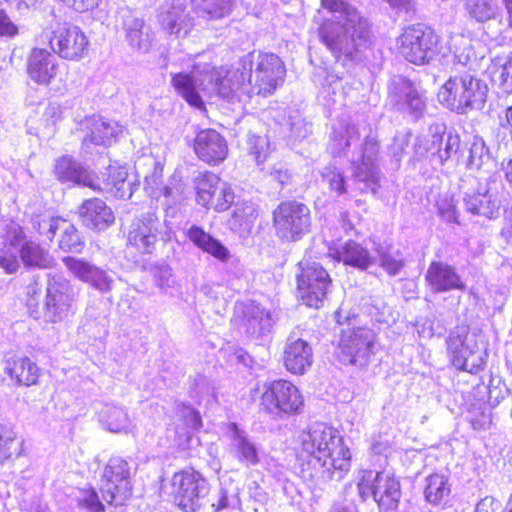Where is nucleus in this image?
<instances>
[{
	"instance_id": "52",
	"label": "nucleus",
	"mask_w": 512,
	"mask_h": 512,
	"mask_svg": "<svg viewBox=\"0 0 512 512\" xmlns=\"http://www.w3.org/2000/svg\"><path fill=\"white\" fill-rule=\"evenodd\" d=\"M239 488L230 481L222 482L216 496L212 499L211 507L214 512L227 508H236L240 505Z\"/></svg>"
},
{
	"instance_id": "25",
	"label": "nucleus",
	"mask_w": 512,
	"mask_h": 512,
	"mask_svg": "<svg viewBox=\"0 0 512 512\" xmlns=\"http://www.w3.org/2000/svg\"><path fill=\"white\" fill-rule=\"evenodd\" d=\"M426 281L435 293L451 290H465L466 285L456 269L444 262H432L427 269Z\"/></svg>"
},
{
	"instance_id": "17",
	"label": "nucleus",
	"mask_w": 512,
	"mask_h": 512,
	"mask_svg": "<svg viewBox=\"0 0 512 512\" xmlns=\"http://www.w3.org/2000/svg\"><path fill=\"white\" fill-rule=\"evenodd\" d=\"M196 189L198 203L218 212L227 210L234 201L231 186L212 172L199 175Z\"/></svg>"
},
{
	"instance_id": "35",
	"label": "nucleus",
	"mask_w": 512,
	"mask_h": 512,
	"mask_svg": "<svg viewBox=\"0 0 512 512\" xmlns=\"http://www.w3.org/2000/svg\"><path fill=\"white\" fill-rule=\"evenodd\" d=\"M138 187L136 179L128 175L125 167L109 166L105 189L119 199H130Z\"/></svg>"
},
{
	"instance_id": "50",
	"label": "nucleus",
	"mask_w": 512,
	"mask_h": 512,
	"mask_svg": "<svg viewBox=\"0 0 512 512\" xmlns=\"http://www.w3.org/2000/svg\"><path fill=\"white\" fill-rule=\"evenodd\" d=\"M380 266L390 275H397L404 267V257L399 249L391 245H380L377 248Z\"/></svg>"
},
{
	"instance_id": "40",
	"label": "nucleus",
	"mask_w": 512,
	"mask_h": 512,
	"mask_svg": "<svg viewBox=\"0 0 512 512\" xmlns=\"http://www.w3.org/2000/svg\"><path fill=\"white\" fill-rule=\"evenodd\" d=\"M360 132L356 125L339 122L334 126L330 140V150L334 156L344 154L351 146L357 145Z\"/></svg>"
},
{
	"instance_id": "3",
	"label": "nucleus",
	"mask_w": 512,
	"mask_h": 512,
	"mask_svg": "<svg viewBox=\"0 0 512 512\" xmlns=\"http://www.w3.org/2000/svg\"><path fill=\"white\" fill-rule=\"evenodd\" d=\"M302 450L320 466L328 480H342L351 468V453L340 433L324 423H315L301 436Z\"/></svg>"
},
{
	"instance_id": "20",
	"label": "nucleus",
	"mask_w": 512,
	"mask_h": 512,
	"mask_svg": "<svg viewBox=\"0 0 512 512\" xmlns=\"http://www.w3.org/2000/svg\"><path fill=\"white\" fill-rule=\"evenodd\" d=\"M193 151L199 160L215 166L227 158L228 144L218 131L203 129L194 138Z\"/></svg>"
},
{
	"instance_id": "61",
	"label": "nucleus",
	"mask_w": 512,
	"mask_h": 512,
	"mask_svg": "<svg viewBox=\"0 0 512 512\" xmlns=\"http://www.w3.org/2000/svg\"><path fill=\"white\" fill-rule=\"evenodd\" d=\"M16 251L6 245L0 247V267L8 274L15 273L20 267Z\"/></svg>"
},
{
	"instance_id": "37",
	"label": "nucleus",
	"mask_w": 512,
	"mask_h": 512,
	"mask_svg": "<svg viewBox=\"0 0 512 512\" xmlns=\"http://www.w3.org/2000/svg\"><path fill=\"white\" fill-rule=\"evenodd\" d=\"M138 187L136 179L128 175L125 167L109 166L105 189L119 199H130Z\"/></svg>"
},
{
	"instance_id": "10",
	"label": "nucleus",
	"mask_w": 512,
	"mask_h": 512,
	"mask_svg": "<svg viewBox=\"0 0 512 512\" xmlns=\"http://www.w3.org/2000/svg\"><path fill=\"white\" fill-rule=\"evenodd\" d=\"M174 500L185 512H196L205 503L209 493L206 479L194 469H185L175 473L171 480Z\"/></svg>"
},
{
	"instance_id": "49",
	"label": "nucleus",
	"mask_w": 512,
	"mask_h": 512,
	"mask_svg": "<svg viewBox=\"0 0 512 512\" xmlns=\"http://www.w3.org/2000/svg\"><path fill=\"white\" fill-rule=\"evenodd\" d=\"M194 10L208 19H219L229 14L233 0H191Z\"/></svg>"
},
{
	"instance_id": "45",
	"label": "nucleus",
	"mask_w": 512,
	"mask_h": 512,
	"mask_svg": "<svg viewBox=\"0 0 512 512\" xmlns=\"http://www.w3.org/2000/svg\"><path fill=\"white\" fill-rule=\"evenodd\" d=\"M19 253L25 266L48 268L53 265V257L49 252L33 241H26Z\"/></svg>"
},
{
	"instance_id": "56",
	"label": "nucleus",
	"mask_w": 512,
	"mask_h": 512,
	"mask_svg": "<svg viewBox=\"0 0 512 512\" xmlns=\"http://www.w3.org/2000/svg\"><path fill=\"white\" fill-rule=\"evenodd\" d=\"M144 189L153 198H159L163 195L166 198H172V201L176 202L173 189L163 185L161 170L155 169L150 175L145 177Z\"/></svg>"
},
{
	"instance_id": "6",
	"label": "nucleus",
	"mask_w": 512,
	"mask_h": 512,
	"mask_svg": "<svg viewBox=\"0 0 512 512\" xmlns=\"http://www.w3.org/2000/svg\"><path fill=\"white\" fill-rule=\"evenodd\" d=\"M399 53L416 65L429 63L439 53V38L422 24L408 26L397 38Z\"/></svg>"
},
{
	"instance_id": "29",
	"label": "nucleus",
	"mask_w": 512,
	"mask_h": 512,
	"mask_svg": "<svg viewBox=\"0 0 512 512\" xmlns=\"http://www.w3.org/2000/svg\"><path fill=\"white\" fill-rule=\"evenodd\" d=\"M230 449L238 461L246 466L259 463L258 449L249 439L248 434L235 423L229 424Z\"/></svg>"
},
{
	"instance_id": "62",
	"label": "nucleus",
	"mask_w": 512,
	"mask_h": 512,
	"mask_svg": "<svg viewBox=\"0 0 512 512\" xmlns=\"http://www.w3.org/2000/svg\"><path fill=\"white\" fill-rule=\"evenodd\" d=\"M78 503L90 512H102L104 510V506L94 489L82 491L81 496L78 497Z\"/></svg>"
},
{
	"instance_id": "39",
	"label": "nucleus",
	"mask_w": 512,
	"mask_h": 512,
	"mask_svg": "<svg viewBox=\"0 0 512 512\" xmlns=\"http://www.w3.org/2000/svg\"><path fill=\"white\" fill-rule=\"evenodd\" d=\"M446 126L443 123H434L430 125L428 135L417 138L414 144L415 156L421 160L429 158L433 167H435V156L439 144H442L443 133Z\"/></svg>"
},
{
	"instance_id": "60",
	"label": "nucleus",
	"mask_w": 512,
	"mask_h": 512,
	"mask_svg": "<svg viewBox=\"0 0 512 512\" xmlns=\"http://www.w3.org/2000/svg\"><path fill=\"white\" fill-rule=\"evenodd\" d=\"M25 239L24 230L19 224L11 222L7 225L3 245L19 251L21 246L26 242Z\"/></svg>"
},
{
	"instance_id": "42",
	"label": "nucleus",
	"mask_w": 512,
	"mask_h": 512,
	"mask_svg": "<svg viewBox=\"0 0 512 512\" xmlns=\"http://www.w3.org/2000/svg\"><path fill=\"white\" fill-rule=\"evenodd\" d=\"M257 217L255 205L251 202H242L236 204L228 224L233 231L246 234L251 231Z\"/></svg>"
},
{
	"instance_id": "11",
	"label": "nucleus",
	"mask_w": 512,
	"mask_h": 512,
	"mask_svg": "<svg viewBox=\"0 0 512 512\" xmlns=\"http://www.w3.org/2000/svg\"><path fill=\"white\" fill-rule=\"evenodd\" d=\"M77 293L69 280L53 277L49 280L42 316L47 323H59L74 313Z\"/></svg>"
},
{
	"instance_id": "46",
	"label": "nucleus",
	"mask_w": 512,
	"mask_h": 512,
	"mask_svg": "<svg viewBox=\"0 0 512 512\" xmlns=\"http://www.w3.org/2000/svg\"><path fill=\"white\" fill-rule=\"evenodd\" d=\"M492 82L503 92H512V53L496 59L489 67Z\"/></svg>"
},
{
	"instance_id": "55",
	"label": "nucleus",
	"mask_w": 512,
	"mask_h": 512,
	"mask_svg": "<svg viewBox=\"0 0 512 512\" xmlns=\"http://www.w3.org/2000/svg\"><path fill=\"white\" fill-rule=\"evenodd\" d=\"M453 48V57L455 63L462 66H467L471 69L472 66L477 62V55L475 53L472 40L464 36H459L454 40Z\"/></svg>"
},
{
	"instance_id": "22",
	"label": "nucleus",
	"mask_w": 512,
	"mask_h": 512,
	"mask_svg": "<svg viewBox=\"0 0 512 512\" xmlns=\"http://www.w3.org/2000/svg\"><path fill=\"white\" fill-rule=\"evenodd\" d=\"M158 21L160 26L170 35L185 38L194 28V21L186 12L182 3L172 1L161 5Z\"/></svg>"
},
{
	"instance_id": "48",
	"label": "nucleus",
	"mask_w": 512,
	"mask_h": 512,
	"mask_svg": "<svg viewBox=\"0 0 512 512\" xmlns=\"http://www.w3.org/2000/svg\"><path fill=\"white\" fill-rule=\"evenodd\" d=\"M22 449L23 441L17 438L14 429L0 425V463L19 457Z\"/></svg>"
},
{
	"instance_id": "15",
	"label": "nucleus",
	"mask_w": 512,
	"mask_h": 512,
	"mask_svg": "<svg viewBox=\"0 0 512 512\" xmlns=\"http://www.w3.org/2000/svg\"><path fill=\"white\" fill-rule=\"evenodd\" d=\"M160 220L155 212L148 211L141 213L131 222L127 235L129 245L136 248L139 252L151 254L156 247L158 234L161 240L169 241L171 239V231L161 233L159 231Z\"/></svg>"
},
{
	"instance_id": "27",
	"label": "nucleus",
	"mask_w": 512,
	"mask_h": 512,
	"mask_svg": "<svg viewBox=\"0 0 512 512\" xmlns=\"http://www.w3.org/2000/svg\"><path fill=\"white\" fill-rule=\"evenodd\" d=\"M468 72L450 76L438 92L442 105L458 114L465 113V87Z\"/></svg>"
},
{
	"instance_id": "32",
	"label": "nucleus",
	"mask_w": 512,
	"mask_h": 512,
	"mask_svg": "<svg viewBox=\"0 0 512 512\" xmlns=\"http://www.w3.org/2000/svg\"><path fill=\"white\" fill-rule=\"evenodd\" d=\"M4 371L19 385L31 386L37 382L39 368L25 356H13L6 360Z\"/></svg>"
},
{
	"instance_id": "21",
	"label": "nucleus",
	"mask_w": 512,
	"mask_h": 512,
	"mask_svg": "<svg viewBox=\"0 0 512 512\" xmlns=\"http://www.w3.org/2000/svg\"><path fill=\"white\" fill-rule=\"evenodd\" d=\"M63 262L77 279L101 294H107L112 290L114 279L101 267L83 258L65 257Z\"/></svg>"
},
{
	"instance_id": "36",
	"label": "nucleus",
	"mask_w": 512,
	"mask_h": 512,
	"mask_svg": "<svg viewBox=\"0 0 512 512\" xmlns=\"http://www.w3.org/2000/svg\"><path fill=\"white\" fill-rule=\"evenodd\" d=\"M138 187L136 179L128 175L125 167L109 166L105 189L119 199H130Z\"/></svg>"
},
{
	"instance_id": "53",
	"label": "nucleus",
	"mask_w": 512,
	"mask_h": 512,
	"mask_svg": "<svg viewBox=\"0 0 512 512\" xmlns=\"http://www.w3.org/2000/svg\"><path fill=\"white\" fill-rule=\"evenodd\" d=\"M460 148V138L452 132H444L442 144L438 145L435 156V167L444 166L448 161L452 160Z\"/></svg>"
},
{
	"instance_id": "16",
	"label": "nucleus",
	"mask_w": 512,
	"mask_h": 512,
	"mask_svg": "<svg viewBox=\"0 0 512 512\" xmlns=\"http://www.w3.org/2000/svg\"><path fill=\"white\" fill-rule=\"evenodd\" d=\"M386 103L399 112L412 115L415 119L422 117L426 108L423 93L402 76H395L390 80Z\"/></svg>"
},
{
	"instance_id": "23",
	"label": "nucleus",
	"mask_w": 512,
	"mask_h": 512,
	"mask_svg": "<svg viewBox=\"0 0 512 512\" xmlns=\"http://www.w3.org/2000/svg\"><path fill=\"white\" fill-rule=\"evenodd\" d=\"M283 363L292 374L302 375L306 373L313 363L311 345L294 335L289 336L284 347Z\"/></svg>"
},
{
	"instance_id": "19",
	"label": "nucleus",
	"mask_w": 512,
	"mask_h": 512,
	"mask_svg": "<svg viewBox=\"0 0 512 512\" xmlns=\"http://www.w3.org/2000/svg\"><path fill=\"white\" fill-rule=\"evenodd\" d=\"M360 162L353 161V176L363 183L362 191L376 193L380 186V172L376 165L379 145L374 137L367 136L362 145Z\"/></svg>"
},
{
	"instance_id": "64",
	"label": "nucleus",
	"mask_w": 512,
	"mask_h": 512,
	"mask_svg": "<svg viewBox=\"0 0 512 512\" xmlns=\"http://www.w3.org/2000/svg\"><path fill=\"white\" fill-rule=\"evenodd\" d=\"M368 313L379 323H389L391 318L390 307L380 299H376L370 304Z\"/></svg>"
},
{
	"instance_id": "30",
	"label": "nucleus",
	"mask_w": 512,
	"mask_h": 512,
	"mask_svg": "<svg viewBox=\"0 0 512 512\" xmlns=\"http://www.w3.org/2000/svg\"><path fill=\"white\" fill-rule=\"evenodd\" d=\"M54 172L63 183H73L96 189L93 176L69 156L57 159Z\"/></svg>"
},
{
	"instance_id": "31",
	"label": "nucleus",
	"mask_w": 512,
	"mask_h": 512,
	"mask_svg": "<svg viewBox=\"0 0 512 512\" xmlns=\"http://www.w3.org/2000/svg\"><path fill=\"white\" fill-rule=\"evenodd\" d=\"M468 15L477 23H502L504 9L500 0H463Z\"/></svg>"
},
{
	"instance_id": "13",
	"label": "nucleus",
	"mask_w": 512,
	"mask_h": 512,
	"mask_svg": "<svg viewBox=\"0 0 512 512\" xmlns=\"http://www.w3.org/2000/svg\"><path fill=\"white\" fill-rule=\"evenodd\" d=\"M100 491L103 499L112 505H123L132 494L130 467L121 457H111L104 467Z\"/></svg>"
},
{
	"instance_id": "1",
	"label": "nucleus",
	"mask_w": 512,
	"mask_h": 512,
	"mask_svg": "<svg viewBox=\"0 0 512 512\" xmlns=\"http://www.w3.org/2000/svg\"><path fill=\"white\" fill-rule=\"evenodd\" d=\"M285 75V65L276 54L252 52L243 56L232 69L196 63L189 74H175L172 84L191 106L201 109L204 106L202 95H217L232 103L245 101L252 94L270 95L283 84Z\"/></svg>"
},
{
	"instance_id": "34",
	"label": "nucleus",
	"mask_w": 512,
	"mask_h": 512,
	"mask_svg": "<svg viewBox=\"0 0 512 512\" xmlns=\"http://www.w3.org/2000/svg\"><path fill=\"white\" fill-rule=\"evenodd\" d=\"M330 255L345 265L355 267L359 270H366L374 263V257L370 252L354 241H347L341 249L330 252Z\"/></svg>"
},
{
	"instance_id": "5",
	"label": "nucleus",
	"mask_w": 512,
	"mask_h": 512,
	"mask_svg": "<svg viewBox=\"0 0 512 512\" xmlns=\"http://www.w3.org/2000/svg\"><path fill=\"white\" fill-rule=\"evenodd\" d=\"M447 349L457 369L477 373L485 366L486 349L479 345L477 335L465 327H458L450 333Z\"/></svg>"
},
{
	"instance_id": "33",
	"label": "nucleus",
	"mask_w": 512,
	"mask_h": 512,
	"mask_svg": "<svg viewBox=\"0 0 512 512\" xmlns=\"http://www.w3.org/2000/svg\"><path fill=\"white\" fill-rule=\"evenodd\" d=\"M121 133V127L113 121H107L103 118H92L89 121V133L85 136L83 144L89 147V144L110 146L116 141Z\"/></svg>"
},
{
	"instance_id": "57",
	"label": "nucleus",
	"mask_w": 512,
	"mask_h": 512,
	"mask_svg": "<svg viewBox=\"0 0 512 512\" xmlns=\"http://www.w3.org/2000/svg\"><path fill=\"white\" fill-rule=\"evenodd\" d=\"M64 221V219L59 217L37 215L32 218V226L41 236L52 240L59 230V226H61Z\"/></svg>"
},
{
	"instance_id": "8",
	"label": "nucleus",
	"mask_w": 512,
	"mask_h": 512,
	"mask_svg": "<svg viewBox=\"0 0 512 512\" xmlns=\"http://www.w3.org/2000/svg\"><path fill=\"white\" fill-rule=\"evenodd\" d=\"M273 226L280 239L298 241L310 230V209L298 201L281 202L273 211Z\"/></svg>"
},
{
	"instance_id": "47",
	"label": "nucleus",
	"mask_w": 512,
	"mask_h": 512,
	"mask_svg": "<svg viewBox=\"0 0 512 512\" xmlns=\"http://www.w3.org/2000/svg\"><path fill=\"white\" fill-rule=\"evenodd\" d=\"M101 423L111 432L127 431L131 426L128 413L123 407L106 405L99 414Z\"/></svg>"
},
{
	"instance_id": "43",
	"label": "nucleus",
	"mask_w": 512,
	"mask_h": 512,
	"mask_svg": "<svg viewBox=\"0 0 512 512\" xmlns=\"http://www.w3.org/2000/svg\"><path fill=\"white\" fill-rule=\"evenodd\" d=\"M488 90L483 80L468 72L465 87V113L469 110L482 109L487 100Z\"/></svg>"
},
{
	"instance_id": "18",
	"label": "nucleus",
	"mask_w": 512,
	"mask_h": 512,
	"mask_svg": "<svg viewBox=\"0 0 512 512\" xmlns=\"http://www.w3.org/2000/svg\"><path fill=\"white\" fill-rule=\"evenodd\" d=\"M462 202L465 211L473 216L488 220H495L500 216L501 201L489 183H479L476 188L464 192Z\"/></svg>"
},
{
	"instance_id": "9",
	"label": "nucleus",
	"mask_w": 512,
	"mask_h": 512,
	"mask_svg": "<svg viewBox=\"0 0 512 512\" xmlns=\"http://www.w3.org/2000/svg\"><path fill=\"white\" fill-rule=\"evenodd\" d=\"M261 408L270 415L284 418L297 414L303 406L299 389L287 380H275L265 385L260 398Z\"/></svg>"
},
{
	"instance_id": "58",
	"label": "nucleus",
	"mask_w": 512,
	"mask_h": 512,
	"mask_svg": "<svg viewBox=\"0 0 512 512\" xmlns=\"http://www.w3.org/2000/svg\"><path fill=\"white\" fill-rule=\"evenodd\" d=\"M247 150L257 164L263 163L269 154V140L266 136L249 134L247 137Z\"/></svg>"
},
{
	"instance_id": "12",
	"label": "nucleus",
	"mask_w": 512,
	"mask_h": 512,
	"mask_svg": "<svg viewBox=\"0 0 512 512\" xmlns=\"http://www.w3.org/2000/svg\"><path fill=\"white\" fill-rule=\"evenodd\" d=\"M376 348L375 332L366 327H356L342 335L338 358L343 364L364 367L370 362Z\"/></svg>"
},
{
	"instance_id": "14",
	"label": "nucleus",
	"mask_w": 512,
	"mask_h": 512,
	"mask_svg": "<svg viewBox=\"0 0 512 512\" xmlns=\"http://www.w3.org/2000/svg\"><path fill=\"white\" fill-rule=\"evenodd\" d=\"M297 275V288L300 297L309 307L318 308L331 286L327 271L315 262H300Z\"/></svg>"
},
{
	"instance_id": "59",
	"label": "nucleus",
	"mask_w": 512,
	"mask_h": 512,
	"mask_svg": "<svg viewBox=\"0 0 512 512\" xmlns=\"http://www.w3.org/2000/svg\"><path fill=\"white\" fill-rule=\"evenodd\" d=\"M322 178L336 195H342L346 192L344 176L336 167L326 166L323 169Z\"/></svg>"
},
{
	"instance_id": "24",
	"label": "nucleus",
	"mask_w": 512,
	"mask_h": 512,
	"mask_svg": "<svg viewBox=\"0 0 512 512\" xmlns=\"http://www.w3.org/2000/svg\"><path fill=\"white\" fill-rule=\"evenodd\" d=\"M59 62L54 54L43 48H33L28 56L29 77L40 85H49L58 73Z\"/></svg>"
},
{
	"instance_id": "51",
	"label": "nucleus",
	"mask_w": 512,
	"mask_h": 512,
	"mask_svg": "<svg viewBox=\"0 0 512 512\" xmlns=\"http://www.w3.org/2000/svg\"><path fill=\"white\" fill-rule=\"evenodd\" d=\"M467 166L471 170L489 173L494 167V161L483 141H475L469 149Z\"/></svg>"
},
{
	"instance_id": "2",
	"label": "nucleus",
	"mask_w": 512,
	"mask_h": 512,
	"mask_svg": "<svg viewBox=\"0 0 512 512\" xmlns=\"http://www.w3.org/2000/svg\"><path fill=\"white\" fill-rule=\"evenodd\" d=\"M322 8L334 15L318 28L321 42L336 57L353 60L372 43L371 24L345 0H321Z\"/></svg>"
},
{
	"instance_id": "7",
	"label": "nucleus",
	"mask_w": 512,
	"mask_h": 512,
	"mask_svg": "<svg viewBox=\"0 0 512 512\" xmlns=\"http://www.w3.org/2000/svg\"><path fill=\"white\" fill-rule=\"evenodd\" d=\"M54 54L69 61L81 60L88 51L89 40L85 33L75 25L56 23L42 32Z\"/></svg>"
},
{
	"instance_id": "28",
	"label": "nucleus",
	"mask_w": 512,
	"mask_h": 512,
	"mask_svg": "<svg viewBox=\"0 0 512 512\" xmlns=\"http://www.w3.org/2000/svg\"><path fill=\"white\" fill-rule=\"evenodd\" d=\"M79 214L85 226L96 230H104L114 222L112 210L98 198L86 200Z\"/></svg>"
},
{
	"instance_id": "38",
	"label": "nucleus",
	"mask_w": 512,
	"mask_h": 512,
	"mask_svg": "<svg viewBox=\"0 0 512 512\" xmlns=\"http://www.w3.org/2000/svg\"><path fill=\"white\" fill-rule=\"evenodd\" d=\"M186 236L197 248L216 259L220 261H227L229 259V250L201 227L192 225L186 230Z\"/></svg>"
},
{
	"instance_id": "44",
	"label": "nucleus",
	"mask_w": 512,
	"mask_h": 512,
	"mask_svg": "<svg viewBox=\"0 0 512 512\" xmlns=\"http://www.w3.org/2000/svg\"><path fill=\"white\" fill-rule=\"evenodd\" d=\"M448 479L441 474H431L425 479L424 496L432 505L445 502L450 495Z\"/></svg>"
},
{
	"instance_id": "26",
	"label": "nucleus",
	"mask_w": 512,
	"mask_h": 512,
	"mask_svg": "<svg viewBox=\"0 0 512 512\" xmlns=\"http://www.w3.org/2000/svg\"><path fill=\"white\" fill-rule=\"evenodd\" d=\"M120 16L129 45L139 51H148L153 41L150 27L143 19L135 17L128 7L120 8Z\"/></svg>"
},
{
	"instance_id": "4",
	"label": "nucleus",
	"mask_w": 512,
	"mask_h": 512,
	"mask_svg": "<svg viewBox=\"0 0 512 512\" xmlns=\"http://www.w3.org/2000/svg\"><path fill=\"white\" fill-rule=\"evenodd\" d=\"M357 489L362 501L372 496L383 512L395 510L401 497L400 483L385 472L360 470Z\"/></svg>"
},
{
	"instance_id": "41",
	"label": "nucleus",
	"mask_w": 512,
	"mask_h": 512,
	"mask_svg": "<svg viewBox=\"0 0 512 512\" xmlns=\"http://www.w3.org/2000/svg\"><path fill=\"white\" fill-rule=\"evenodd\" d=\"M244 325L248 334L259 337L270 332L273 318L270 311L260 305L251 304L246 309Z\"/></svg>"
},
{
	"instance_id": "63",
	"label": "nucleus",
	"mask_w": 512,
	"mask_h": 512,
	"mask_svg": "<svg viewBox=\"0 0 512 512\" xmlns=\"http://www.w3.org/2000/svg\"><path fill=\"white\" fill-rule=\"evenodd\" d=\"M440 217L448 223H458V212L453 199L442 198L437 203Z\"/></svg>"
},
{
	"instance_id": "54",
	"label": "nucleus",
	"mask_w": 512,
	"mask_h": 512,
	"mask_svg": "<svg viewBox=\"0 0 512 512\" xmlns=\"http://www.w3.org/2000/svg\"><path fill=\"white\" fill-rule=\"evenodd\" d=\"M60 239L59 247L63 251L80 253L84 247V243L80 237L78 230L75 226L65 220L61 226H59Z\"/></svg>"
}]
</instances>
